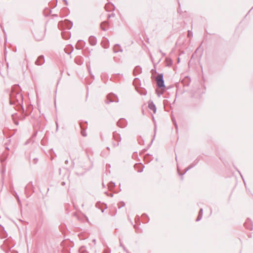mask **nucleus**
I'll return each mask as SVG.
<instances>
[{
	"mask_svg": "<svg viewBox=\"0 0 253 253\" xmlns=\"http://www.w3.org/2000/svg\"><path fill=\"white\" fill-rule=\"evenodd\" d=\"M156 81L158 87L163 89L165 88V85L163 80V76L161 75H159L156 78Z\"/></svg>",
	"mask_w": 253,
	"mask_h": 253,
	"instance_id": "f257e3e1",
	"label": "nucleus"
},
{
	"mask_svg": "<svg viewBox=\"0 0 253 253\" xmlns=\"http://www.w3.org/2000/svg\"><path fill=\"white\" fill-rule=\"evenodd\" d=\"M148 107H149L150 109H151V110L153 111V112L154 113H156V108L155 105L152 102L150 103L149 104Z\"/></svg>",
	"mask_w": 253,
	"mask_h": 253,
	"instance_id": "f03ea898",
	"label": "nucleus"
},
{
	"mask_svg": "<svg viewBox=\"0 0 253 253\" xmlns=\"http://www.w3.org/2000/svg\"><path fill=\"white\" fill-rule=\"evenodd\" d=\"M202 210H200V213L202 212Z\"/></svg>",
	"mask_w": 253,
	"mask_h": 253,
	"instance_id": "7ed1b4c3",
	"label": "nucleus"
}]
</instances>
